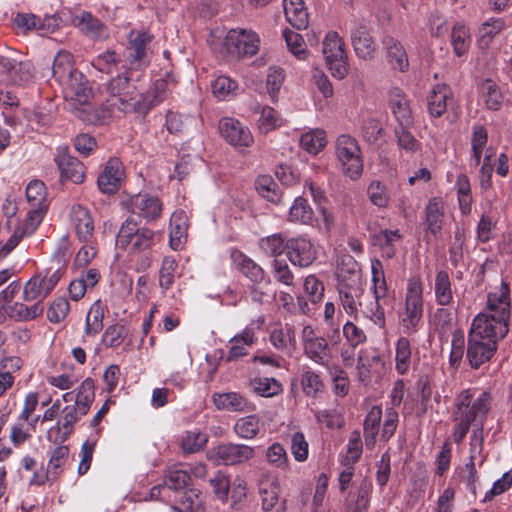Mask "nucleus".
Returning <instances> with one entry per match:
<instances>
[{"instance_id":"obj_1","label":"nucleus","mask_w":512,"mask_h":512,"mask_svg":"<svg viewBox=\"0 0 512 512\" xmlns=\"http://www.w3.org/2000/svg\"><path fill=\"white\" fill-rule=\"evenodd\" d=\"M491 404L492 396L487 391L466 389L456 396L450 416L454 422L452 437L455 443L464 440L471 425L484 423Z\"/></svg>"},{"instance_id":"obj_2","label":"nucleus","mask_w":512,"mask_h":512,"mask_svg":"<svg viewBox=\"0 0 512 512\" xmlns=\"http://www.w3.org/2000/svg\"><path fill=\"white\" fill-rule=\"evenodd\" d=\"M506 335H500L486 317L475 316L468 337L467 359L473 368L488 362L497 350V342Z\"/></svg>"},{"instance_id":"obj_3","label":"nucleus","mask_w":512,"mask_h":512,"mask_svg":"<svg viewBox=\"0 0 512 512\" xmlns=\"http://www.w3.org/2000/svg\"><path fill=\"white\" fill-rule=\"evenodd\" d=\"M106 102L111 110L123 113H147L151 104L138 93L134 83L125 74L117 75L105 85Z\"/></svg>"},{"instance_id":"obj_4","label":"nucleus","mask_w":512,"mask_h":512,"mask_svg":"<svg viewBox=\"0 0 512 512\" xmlns=\"http://www.w3.org/2000/svg\"><path fill=\"white\" fill-rule=\"evenodd\" d=\"M423 309L422 281L412 277L408 280L404 302L397 312L399 324L405 334L411 335L418 331Z\"/></svg>"},{"instance_id":"obj_5","label":"nucleus","mask_w":512,"mask_h":512,"mask_svg":"<svg viewBox=\"0 0 512 512\" xmlns=\"http://www.w3.org/2000/svg\"><path fill=\"white\" fill-rule=\"evenodd\" d=\"M477 316L486 317L488 323L500 335H507L511 316L510 286L502 281L500 286L495 287L487 295V312L479 313Z\"/></svg>"},{"instance_id":"obj_6","label":"nucleus","mask_w":512,"mask_h":512,"mask_svg":"<svg viewBox=\"0 0 512 512\" xmlns=\"http://www.w3.org/2000/svg\"><path fill=\"white\" fill-rule=\"evenodd\" d=\"M371 292L373 299L363 303L360 311L376 326L383 328L386 324L385 310L382 304L388 295V285L385 278L383 265L380 260L371 261Z\"/></svg>"},{"instance_id":"obj_7","label":"nucleus","mask_w":512,"mask_h":512,"mask_svg":"<svg viewBox=\"0 0 512 512\" xmlns=\"http://www.w3.org/2000/svg\"><path fill=\"white\" fill-rule=\"evenodd\" d=\"M157 233L147 227H139L131 218L126 219L116 235V248L130 254L149 251L156 243Z\"/></svg>"},{"instance_id":"obj_8","label":"nucleus","mask_w":512,"mask_h":512,"mask_svg":"<svg viewBox=\"0 0 512 512\" xmlns=\"http://www.w3.org/2000/svg\"><path fill=\"white\" fill-rule=\"evenodd\" d=\"M335 155L341 171L351 180H357L363 173V158L358 141L348 135H339L335 141Z\"/></svg>"},{"instance_id":"obj_9","label":"nucleus","mask_w":512,"mask_h":512,"mask_svg":"<svg viewBox=\"0 0 512 512\" xmlns=\"http://www.w3.org/2000/svg\"><path fill=\"white\" fill-rule=\"evenodd\" d=\"M304 355L312 362L328 366L332 360L333 352L328 340L320 335L311 325L303 327L300 335Z\"/></svg>"},{"instance_id":"obj_10","label":"nucleus","mask_w":512,"mask_h":512,"mask_svg":"<svg viewBox=\"0 0 512 512\" xmlns=\"http://www.w3.org/2000/svg\"><path fill=\"white\" fill-rule=\"evenodd\" d=\"M323 55L333 77L344 79L349 71L344 43L336 32L327 33L323 41Z\"/></svg>"},{"instance_id":"obj_11","label":"nucleus","mask_w":512,"mask_h":512,"mask_svg":"<svg viewBox=\"0 0 512 512\" xmlns=\"http://www.w3.org/2000/svg\"><path fill=\"white\" fill-rule=\"evenodd\" d=\"M26 198L30 205L24 233H34L47 210L46 187L40 180L31 181L26 187Z\"/></svg>"},{"instance_id":"obj_12","label":"nucleus","mask_w":512,"mask_h":512,"mask_svg":"<svg viewBox=\"0 0 512 512\" xmlns=\"http://www.w3.org/2000/svg\"><path fill=\"white\" fill-rule=\"evenodd\" d=\"M154 36L145 30H132L128 34V44L125 49V57L129 63V69L137 70L148 64V56L151 52V44Z\"/></svg>"},{"instance_id":"obj_13","label":"nucleus","mask_w":512,"mask_h":512,"mask_svg":"<svg viewBox=\"0 0 512 512\" xmlns=\"http://www.w3.org/2000/svg\"><path fill=\"white\" fill-rule=\"evenodd\" d=\"M224 45L234 57H252L259 51L260 38L253 30L236 28L228 31Z\"/></svg>"},{"instance_id":"obj_14","label":"nucleus","mask_w":512,"mask_h":512,"mask_svg":"<svg viewBox=\"0 0 512 512\" xmlns=\"http://www.w3.org/2000/svg\"><path fill=\"white\" fill-rule=\"evenodd\" d=\"M337 291L343 310L351 317L357 319L365 294V285L361 277L354 275L346 282H337Z\"/></svg>"},{"instance_id":"obj_15","label":"nucleus","mask_w":512,"mask_h":512,"mask_svg":"<svg viewBox=\"0 0 512 512\" xmlns=\"http://www.w3.org/2000/svg\"><path fill=\"white\" fill-rule=\"evenodd\" d=\"M254 454V448L248 445L226 443L211 448L208 459L217 465H236L250 460Z\"/></svg>"},{"instance_id":"obj_16","label":"nucleus","mask_w":512,"mask_h":512,"mask_svg":"<svg viewBox=\"0 0 512 512\" xmlns=\"http://www.w3.org/2000/svg\"><path fill=\"white\" fill-rule=\"evenodd\" d=\"M61 278L59 270L50 274L36 273L23 286L24 302H41L55 288Z\"/></svg>"},{"instance_id":"obj_17","label":"nucleus","mask_w":512,"mask_h":512,"mask_svg":"<svg viewBox=\"0 0 512 512\" xmlns=\"http://www.w3.org/2000/svg\"><path fill=\"white\" fill-rule=\"evenodd\" d=\"M219 130L223 138L235 148H247L254 142V137L248 126L238 119L224 117L219 122Z\"/></svg>"},{"instance_id":"obj_18","label":"nucleus","mask_w":512,"mask_h":512,"mask_svg":"<svg viewBox=\"0 0 512 512\" xmlns=\"http://www.w3.org/2000/svg\"><path fill=\"white\" fill-rule=\"evenodd\" d=\"M286 256L293 265L308 267L316 259V249L307 237H292L286 241Z\"/></svg>"},{"instance_id":"obj_19","label":"nucleus","mask_w":512,"mask_h":512,"mask_svg":"<svg viewBox=\"0 0 512 512\" xmlns=\"http://www.w3.org/2000/svg\"><path fill=\"white\" fill-rule=\"evenodd\" d=\"M55 162L61 178L75 184H80L85 178V166L77 158L69 154L67 146H59L55 155Z\"/></svg>"},{"instance_id":"obj_20","label":"nucleus","mask_w":512,"mask_h":512,"mask_svg":"<svg viewBox=\"0 0 512 512\" xmlns=\"http://www.w3.org/2000/svg\"><path fill=\"white\" fill-rule=\"evenodd\" d=\"M130 210L147 223L156 221L162 214L163 203L154 195L137 194L130 199Z\"/></svg>"},{"instance_id":"obj_21","label":"nucleus","mask_w":512,"mask_h":512,"mask_svg":"<svg viewBox=\"0 0 512 512\" xmlns=\"http://www.w3.org/2000/svg\"><path fill=\"white\" fill-rule=\"evenodd\" d=\"M350 37L355 54L363 60H372L376 45L369 27L363 22H355L350 30Z\"/></svg>"},{"instance_id":"obj_22","label":"nucleus","mask_w":512,"mask_h":512,"mask_svg":"<svg viewBox=\"0 0 512 512\" xmlns=\"http://www.w3.org/2000/svg\"><path fill=\"white\" fill-rule=\"evenodd\" d=\"M80 410L75 405H67L62 409V416L55 426L47 433L49 441L58 444L65 442L73 430L74 424L81 417Z\"/></svg>"},{"instance_id":"obj_23","label":"nucleus","mask_w":512,"mask_h":512,"mask_svg":"<svg viewBox=\"0 0 512 512\" xmlns=\"http://www.w3.org/2000/svg\"><path fill=\"white\" fill-rule=\"evenodd\" d=\"M124 178V167L118 158H111L105 164L97 179L99 190L104 194L115 193Z\"/></svg>"},{"instance_id":"obj_24","label":"nucleus","mask_w":512,"mask_h":512,"mask_svg":"<svg viewBox=\"0 0 512 512\" xmlns=\"http://www.w3.org/2000/svg\"><path fill=\"white\" fill-rule=\"evenodd\" d=\"M389 107L398 125L412 127L414 119L407 95L397 87L389 91Z\"/></svg>"},{"instance_id":"obj_25","label":"nucleus","mask_w":512,"mask_h":512,"mask_svg":"<svg viewBox=\"0 0 512 512\" xmlns=\"http://www.w3.org/2000/svg\"><path fill=\"white\" fill-rule=\"evenodd\" d=\"M61 87L67 100L74 101L81 105L87 104L93 97L92 88L80 71L74 73V76L64 82Z\"/></svg>"},{"instance_id":"obj_26","label":"nucleus","mask_w":512,"mask_h":512,"mask_svg":"<svg viewBox=\"0 0 512 512\" xmlns=\"http://www.w3.org/2000/svg\"><path fill=\"white\" fill-rule=\"evenodd\" d=\"M74 24L82 33L95 40H105L109 37L108 28L89 12H82L74 18Z\"/></svg>"},{"instance_id":"obj_27","label":"nucleus","mask_w":512,"mask_h":512,"mask_svg":"<svg viewBox=\"0 0 512 512\" xmlns=\"http://www.w3.org/2000/svg\"><path fill=\"white\" fill-rule=\"evenodd\" d=\"M71 222L80 241H89L94 231V221L89 210L81 205L71 209Z\"/></svg>"},{"instance_id":"obj_28","label":"nucleus","mask_w":512,"mask_h":512,"mask_svg":"<svg viewBox=\"0 0 512 512\" xmlns=\"http://www.w3.org/2000/svg\"><path fill=\"white\" fill-rule=\"evenodd\" d=\"M188 229V217L182 210L175 211L170 218L169 244L173 250H180L186 239Z\"/></svg>"},{"instance_id":"obj_29","label":"nucleus","mask_w":512,"mask_h":512,"mask_svg":"<svg viewBox=\"0 0 512 512\" xmlns=\"http://www.w3.org/2000/svg\"><path fill=\"white\" fill-rule=\"evenodd\" d=\"M444 219V203L441 198L429 199L425 207V225L427 230L434 236L439 237Z\"/></svg>"},{"instance_id":"obj_30","label":"nucleus","mask_w":512,"mask_h":512,"mask_svg":"<svg viewBox=\"0 0 512 512\" xmlns=\"http://www.w3.org/2000/svg\"><path fill=\"white\" fill-rule=\"evenodd\" d=\"M383 45L387 51L388 62L391 67L394 70L405 72L408 69L409 61L401 43L397 39L387 36L383 40Z\"/></svg>"},{"instance_id":"obj_31","label":"nucleus","mask_w":512,"mask_h":512,"mask_svg":"<svg viewBox=\"0 0 512 512\" xmlns=\"http://www.w3.org/2000/svg\"><path fill=\"white\" fill-rule=\"evenodd\" d=\"M432 288L435 301L439 306H450L453 303L452 282L446 271L440 270L436 273Z\"/></svg>"},{"instance_id":"obj_32","label":"nucleus","mask_w":512,"mask_h":512,"mask_svg":"<svg viewBox=\"0 0 512 512\" xmlns=\"http://www.w3.org/2000/svg\"><path fill=\"white\" fill-rule=\"evenodd\" d=\"M79 71L74 68L73 56L67 51H60L56 54L52 66L54 79L62 85Z\"/></svg>"},{"instance_id":"obj_33","label":"nucleus","mask_w":512,"mask_h":512,"mask_svg":"<svg viewBox=\"0 0 512 512\" xmlns=\"http://www.w3.org/2000/svg\"><path fill=\"white\" fill-rule=\"evenodd\" d=\"M105 311L106 306L100 300L91 305L86 315L83 342H86L88 337H95L103 329Z\"/></svg>"},{"instance_id":"obj_34","label":"nucleus","mask_w":512,"mask_h":512,"mask_svg":"<svg viewBox=\"0 0 512 512\" xmlns=\"http://www.w3.org/2000/svg\"><path fill=\"white\" fill-rule=\"evenodd\" d=\"M212 400L218 410L231 412H244L249 410L248 401L236 392L214 393Z\"/></svg>"},{"instance_id":"obj_35","label":"nucleus","mask_w":512,"mask_h":512,"mask_svg":"<svg viewBox=\"0 0 512 512\" xmlns=\"http://www.w3.org/2000/svg\"><path fill=\"white\" fill-rule=\"evenodd\" d=\"M283 8L286 20L297 29H305L308 26V12L303 0H283Z\"/></svg>"},{"instance_id":"obj_36","label":"nucleus","mask_w":512,"mask_h":512,"mask_svg":"<svg viewBox=\"0 0 512 512\" xmlns=\"http://www.w3.org/2000/svg\"><path fill=\"white\" fill-rule=\"evenodd\" d=\"M451 100L450 88L444 84L436 85L428 97V109L431 116H442L448 107V102Z\"/></svg>"},{"instance_id":"obj_37","label":"nucleus","mask_w":512,"mask_h":512,"mask_svg":"<svg viewBox=\"0 0 512 512\" xmlns=\"http://www.w3.org/2000/svg\"><path fill=\"white\" fill-rule=\"evenodd\" d=\"M6 312L13 320L27 322L36 319L44 312V304L34 302L27 305L22 302H15L7 308Z\"/></svg>"},{"instance_id":"obj_38","label":"nucleus","mask_w":512,"mask_h":512,"mask_svg":"<svg viewBox=\"0 0 512 512\" xmlns=\"http://www.w3.org/2000/svg\"><path fill=\"white\" fill-rule=\"evenodd\" d=\"M255 341V334L252 333L251 328H245L241 333L235 335L230 340V348L227 354L228 361H234L247 355L248 348L252 346Z\"/></svg>"},{"instance_id":"obj_39","label":"nucleus","mask_w":512,"mask_h":512,"mask_svg":"<svg viewBox=\"0 0 512 512\" xmlns=\"http://www.w3.org/2000/svg\"><path fill=\"white\" fill-rule=\"evenodd\" d=\"M373 244L382 251V255L392 258L396 253V244L402 239L398 229H384L373 235Z\"/></svg>"},{"instance_id":"obj_40","label":"nucleus","mask_w":512,"mask_h":512,"mask_svg":"<svg viewBox=\"0 0 512 512\" xmlns=\"http://www.w3.org/2000/svg\"><path fill=\"white\" fill-rule=\"evenodd\" d=\"M506 27L503 18H490L483 22L477 33V42L480 48H487L495 36L501 33Z\"/></svg>"},{"instance_id":"obj_41","label":"nucleus","mask_w":512,"mask_h":512,"mask_svg":"<svg viewBox=\"0 0 512 512\" xmlns=\"http://www.w3.org/2000/svg\"><path fill=\"white\" fill-rule=\"evenodd\" d=\"M314 212L307 199L298 196L289 208L288 221L296 224H312Z\"/></svg>"},{"instance_id":"obj_42","label":"nucleus","mask_w":512,"mask_h":512,"mask_svg":"<svg viewBox=\"0 0 512 512\" xmlns=\"http://www.w3.org/2000/svg\"><path fill=\"white\" fill-rule=\"evenodd\" d=\"M411 362V342L407 337L401 336L395 343V369L397 373L405 375L410 369Z\"/></svg>"},{"instance_id":"obj_43","label":"nucleus","mask_w":512,"mask_h":512,"mask_svg":"<svg viewBox=\"0 0 512 512\" xmlns=\"http://www.w3.org/2000/svg\"><path fill=\"white\" fill-rule=\"evenodd\" d=\"M488 133L482 125H474L471 136L470 166L477 167L481 162L483 152L487 146Z\"/></svg>"},{"instance_id":"obj_44","label":"nucleus","mask_w":512,"mask_h":512,"mask_svg":"<svg viewBox=\"0 0 512 512\" xmlns=\"http://www.w3.org/2000/svg\"><path fill=\"white\" fill-rule=\"evenodd\" d=\"M382 418V409L373 406L364 420V439L368 449H372L376 443V436L379 433V425Z\"/></svg>"},{"instance_id":"obj_45","label":"nucleus","mask_w":512,"mask_h":512,"mask_svg":"<svg viewBox=\"0 0 512 512\" xmlns=\"http://www.w3.org/2000/svg\"><path fill=\"white\" fill-rule=\"evenodd\" d=\"M279 493L280 484L276 478H267L260 482L259 494L263 510L270 511L275 507L279 500Z\"/></svg>"},{"instance_id":"obj_46","label":"nucleus","mask_w":512,"mask_h":512,"mask_svg":"<svg viewBox=\"0 0 512 512\" xmlns=\"http://www.w3.org/2000/svg\"><path fill=\"white\" fill-rule=\"evenodd\" d=\"M284 124L282 116L272 107L263 106L259 110V118L256 121L260 133L267 134L280 128Z\"/></svg>"},{"instance_id":"obj_47","label":"nucleus","mask_w":512,"mask_h":512,"mask_svg":"<svg viewBox=\"0 0 512 512\" xmlns=\"http://www.w3.org/2000/svg\"><path fill=\"white\" fill-rule=\"evenodd\" d=\"M238 83L226 75L217 76L211 83L213 95L218 100H229L237 95Z\"/></svg>"},{"instance_id":"obj_48","label":"nucleus","mask_w":512,"mask_h":512,"mask_svg":"<svg viewBox=\"0 0 512 512\" xmlns=\"http://www.w3.org/2000/svg\"><path fill=\"white\" fill-rule=\"evenodd\" d=\"M370 492L371 485L363 481L357 488L355 494H349L346 512H366L369 506Z\"/></svg>"},{"instance_id":"obj_49","label":"nucleus","mask_w":512,"mask_h":512,"mask_svg":"<svg viewBox=\"0 0 512 512\" xmlns=\"http://www.w3.org/2000/svg\"><path fill=\"white\" fill-rule=\"evenodd\" d=\"M174 512H204L201 495L196 489L182 492L178 506L173 507Z\"/></svg>"},{"instance_id":"obj_50","label":"nucleus","mask_w":512,"mask_h":512,"mask_svg":"<svg viewBox=\"0 0 512 512\" xmlns=\"http://www.w3.org/2000/svg\"><path fill=\"white\" fill-rule=\"evenodd\" d=\"M254 393L261 397H273L282 392L281 383L275 378L255 377L250 381Z\"/></svg>"},{"instance_id":"obj_51","label":"nucleus","mask_w":512,"mask_h":512,"mask_svg":"<svg viewBox=\"0 0 512 512\" xmlns=\"http://www.w3.org/2000/svg\"><path fill=\"white\" fill-rule=\"evenodd\" d=\"M94 382L91 378H86L77 388L75 405L80 410V415H86L94 400Z\"/></svg>"},{"instance_id":"obj_52","label":"nucleus","mask_w":512,"mask_h":512,"mask_svg":"<svg viewBox=\"0 0 512 512\" xmlns=\"http://www.w3.org/2000/svg\"><path fill=\"white\" fill-rule=\"evenodd\" d=\"M326 134L322 129H312L300 137V146L310 154L319 153L326 145Z\"/></svg>"},{"instance_id":"obj_53","label":"nucleus","mask_w":512,"mask_h":512,"mask_svg":"<svg viewBox=\"0 0 512 512\" xmlns=\"http://www.w3.org/2000/svg\"><path fill=\"white\" fill-rule=\"evenodd\" d=\"M270 343L278 351H286L296 344L295 333L291 327L275 328L270 332Z\"/></svg>"},{"instance_id":"obj_54","label":"nucleus","mask_w":512,"mask_h":512,"mask_svg":"<svg viewBox=\"0 0 512 512\" xmlns=\"http://www.w3.org/2000/svg\"><path fill=\"white\" fill-rule=\"evenodd\" d=\"M451 41L455 54L459 57L462 56L470 47L471 36L469 29L462 23L455 24L451 33Z\"/></svg>"},{"instance_id":"obj_55","label":"nucleus","mask_w":512,"mask_h":512,"mask_svg":"<svg viewBox=\"0 0 512 512\" xmlns=\"http://www.w3.org/2000/svg\"><path fill=\"white\" fill-rule=\"evenodd\" d=\"M236 434L244 439H253L260 431V419L256 414L238 419L234 425Z\"/></svg>"},{"instance_id":"obj_56","label":"nucleus","mask_w":512,"mask_h":512,"mask_svg":"<svg viewBox=\"0 0 512 512\" xmlns=\"http://www.w3.org/2000/svg\"><path fill=\"white\" fill-rule=\"evenodd\" d=\"M69 458V448L65 445L56 447L50 456L47 473L51 475L52 480L56 479L57 476L63 471Z\"/></svg>"},{"instance_id":"obj_57","label":"nucleus","mask_w":512,"mask_h":512,"mask_svg":"<svg viewBox=\"0 0 512 512\" xmlns=\"http://www.w3.org/2000/svg\"><path fill=\"white\" fill-rule=\"evenodd\" d=\"M286 241L282 233L272 234L260 240V248L268 256L277 257L286 252Z\"/></svg>"},{"instance_id":"obj_58","label":"nucleus","mask_w":512,"mask_h":512,"mask_svg":"<svg viewBox=\"0 0 512 512\" xmlns=\"http://www.w3.org/2000/svg\"><path fill=\"white\" fill-rule=\"evenodd\" d=\"M258 193L270 202L277 203L280 201L281 195L278 191V185L271 176H259L255 182Z\"/></svg>"},{"instance_id":"obj_59","label":"nucleus","mask_w":512,"mask_h":512,"mask_svg":"<svg viewBox=\"0 0 512 512\" xmlns=\"http://www.w3.org/2000/svg\"><path fill=\"white\" fill-rule=\"evenodd\" d=\"M207 443V435L198 430L187 431L181 440V448L184 453H196L204 448Z\"/></svg>"},{"instance_id":"obj_60","label":"nucleus","mask_w":512,"mask_h":512,"mask_svg":"<svg viewBox=\"0 0 512 512\" xmlns=\"http://www.w3.org/2000/svg\"><path fill=\"white\" fill-rule=\"evenodd\" d=\"M354 275L357 277H361L357 262L350 255L342 256L337 264V282H346L352 279Z\"/></svg>"},{"instance_id":"obj_61","label":"nucleus","mask_w":512,"mask_h":512,"mask_svg":"<svg viewBox=\"0 0 512 512\" xmlns=\"http://www.w3.org/2000/svg\"><path fill=\"white\" fill-rule=\"evenodd\" d=\"M368 199L377 207L384 208L388 206L390 196L385 184L379 180H373L367 188Z\"/></svg>"},{"instance_id":"obj_62","label":"nucleus","mask_w":512,"mask_h":512,"mask_svg":"<svg viewBox=\"0 0 512 512\" xmlns=\"http://www.w3.org/2000/svg\"><path fill=\"white\" fill-rule=\"evenodd\" d=\"M288 50L299 60L306 59L308 52L303 37L294 31L286 29L283 32Z\"/></svg>"},{"instance_id":"obj_63","label":"nucleus","mask_w":512,"mask_h":512,"mask_svg":"<svg viewBox=\"0 0 512 512\" xmlns=\"http://www.w3.org/2000/svg\"><path fill=\"white\" fill-rule=\"evenodd\" d=\"M177 266L178 264L173 257L166 256L163 258L159 271V284L162 289L168 290L172 287Z\"/></svg>"},{"instance_id":"obj_64","label":"nucleus","mask_w":512,"mask_h":512,"mask_svg":"<svg viewBox=\"0 0 512 512\" xmlns=\"http://www.w3.org/2000/svg\"><path fill=\"white\" fill-rule=\"evenodd\" d=\"M238 267L240 271L255 284H258L264 280V270L252 259L246 256H242L238 262Z\"/></svg>"}]
</instances>
